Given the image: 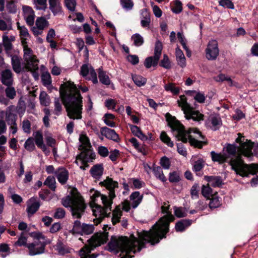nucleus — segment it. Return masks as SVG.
Wrapping results in <instances>:
<instances>
[{"label": "nucleus", "mask_w": 258, "mask_h": 258, "mask_svg": "<svg viewBox=\"0 0 258 258\" xmlns=\"http://www.w3.org/2000/svg\"><path fill=\"white\" fill-rule=\"evenodd\" d=\"M59 93L69 117L73 119H81L83 97L76 85L71 82H69V86L65 84H61Z\"/></svg>", "instance_id": "1"}, {"label": "nucleus", "mask_w": 258, "mask_h": 258, "mask_svg": "<svg viewBox=\"0 0 258 258\" xmlns=\"http://www.w3.org/2000/svg\"><path fill=\"white\" fill-rule=\"evenodd\" d=\"M99 185L102 187H105L108 190V197L107 196H102V202L103 207L96 203H90V207L92 209L93 215L96 218L93 220L95 225L100 224L104 217H108L110 213L108 211H111L113 200L116 197L115 188L118 187V183L113 179L107 176L103 181L99 182Z\"/></svg>", "instance_id": "2"}, {"label": "nucleus", "mask_w": 258, "mask_h": 258, "mask_svg": "<svg viewBox=\"0 0 258 258\" xmlns=\"http://www.w3.org/2000/svg\"><path fill=\"white\" fill-rule=\"evenodd\" d=\"M138 238L134 234L131 235V238L125 236H111L110 241L108 243L106 249L110 252L118 253L121 258H133L132 253H136V246L138 242Z\"/></svg>", "instance_id": "3"}, {"label": "nucleus", "mask_w": 258, "mask_h": 258, "mask_svg": "<svg viewBox=\"0 0 258 258\" xmlns=\"http://www.w3.org/2000/svg\"><path fill=\"white\" fill-rule=\"evenodd\" d=\"M168 222H164L161 226L158 228L152 227L149 231L143 230L142 232H138V242L136 246L137 252H140L145 246V242L150 243L152 245L158 243L160 241L166 238L167 234L169 232Z\"/></svg>", "instance_id": "4"}, {"label": "nucleus", "mask_w": 258, "mask_h": 258, "mask_svg": "<svg viewBox=\"0 0 258 258\" xmlns=\"http://www.w3.org/2000/svg\"><path fill=\"white\" fill-rule=\"evenodd\" d=\"M231 169L234 171L237 175L243 177H248L249 174L254 175L258 173V164L245 163L240 156L235 159H231L229 163Z\"/></svg>", "instance_id": "5"}, {"label": "nucleus", "mask_w": 258, "mask_h": 258, "mask_svg": "<svg viewBox=\"0 0 258 258\" xmlns=\"http://www.w3.org/2000/svg\"><path fill=\"white\" fill-rule=\"evenodd\" d=\"M34 238V241L29 243L27 248L30 255H35L43 253L45 247L51 243V241L44 235L40 232H34L31 234Z\"/></svg>", "instance_id": "6"}, {"label": "nucleus", "mask_w": 258, "mask_h": 258, "mask_svg": "<svg viewBox=\"0 0 258 258\" xmlns=\"http://www.w3.org/2000/svg\"><path fill=\"white\" fill-rule=\"evenodd\" d=\"M166 120L168 122V125L171 127L173 131H177V135L176 137L178 141H181L184 143H187L189 136L192 131V129L185 130L184 126L176 118L171 115L169 113L165 114Z\"/></svg>", "instance_id": "7"}, {"label": "nucleus", "mask_w": 258, "mask_h": 258, "mask_svg": "<svg viewBox=\"0 0 258 258\" xmlns=\"http://www.w3.org/2000/svg\"><path fill=\"white\" fill-rule=\"evenodd\" d=\"M62 204L66 208H70L74 218L81 219L86 208L84 201H75L70 196L62 199Z\"/></svg>", "instance_id": "8"}, {"label": "nucleus", "mask_w": 258, "mask_h": 258, "mask_svg": "<svg viewBox=\"0 0 258 258\" xmlns=\"http://www.w3.org/2000/svg\"><path fill=\"white\" fill-rule=\"evenodd\" d=\"M108 232H100L95 233L90 239L88 240V244L85 245L81 250L82 254H84L85 250L87 253H91L95 248L104 244L108 240Z\"/></svg>", "instance_id": "9"}, {"label": "nucleus", "mask_w": 258, "mask_h": 258, "mask_svg": "<svg viewBox=\"0 0 258 258\" xmlns=\"http://www.w3.org/2000/svg\"><path fill=\"white\" fill-rule=\"evenodd\" d=\"M79 141L81 143L79 150L82 152L76 157L77 160H82L84 163L87 162L88 158V153L92 151L90 148L92 147L90 140L86 135H81L79 137Z\"/></svg>", "instance_id": "10"}, {"label": "nucleus", "mask_w": 258, "mask_h": 258, "mask_svg": "<svg viewBox=\"0 0 258 258\" xmlns=\"http://www.w3.org/2000/svg\"><path fill=\"white\" fill-rule=\"evenodd\" d=\"M169 206L167 207L162 206L161 207L162 212L163 214H166V215L163 216L161 218H160L158 221V223L157 222L153 226V228H158L164 223V222H168L169 226H170V224L171 222H173L175 220V217L171 214L170 212L169 211Z\"/></svg>", "instance_id": "11"}, {"label": "nucleus", "mask_w": 258, "mask_h": 258, "mask_svg": "<svg viewBox=\"0 0 258 258\" xmlns=\"http://www.w3.org/2000/svg\"><path fill=\"white\" fill-rule=\"evenodd\" d=\"M26 205V212L28 216H31L38 211L41 203L37 197H33L27 201Z\"/></svg>", "instance_id": "12"}, {"label": "nucleus", "mask_w": 258, "mask_h": 258, "mask_svg": "<svg viewBox=\"0 0 258 258\" xmlns=\"http://www.w3.org/2000/svg\"><path fill=\"white\" fill-rule=\"evenodd\" d=\"M206 57L210 60H215L219 55V49L216 41L210 42L206 49Z\"/></svg>", "instance_id": "13"}, {"label": "nucleus", "mask_w": 258, "mask_h": 258, "mask_svg": "<svg viewBox=\"0 0 258 258\" xmlns=\"http://www.w3.org/2000/svg\"><path fill=\"white\" fill-rule=\"evenodd\" d=\"M100 134L107 139L112 140L114 142L117 143L119 141V136L115 131L106 126H103L100 128Z\"/></svg>", "instance_id": "14"}, {"label": "nucleus", "mask_w": 258, "mask_h": 258, "mask_svg": "<svg viewBox=\"0 0 258 258\" xmlns=\"http://www.w3.org/2000/svg\"><path fill=\"white\" fill-rule=\"evenodd\" d=\"M185 113V117L188 120L192 119L195 121H200L204 119V114L201 113L199 110H195L190 106Z\"/></svg>", "instance_id": "15"}, {"label": "nucleus", "mask_w": 258, "mask_h": 258, "mask_svg": "<svg viewBox=\"0 0 258 258\" xmlns=\"http://www.w3.org/2000/svg\"><path fill=\"white\" fill-rule=\"evenodd\" d=\"M58 181L62 184H65L69 177V173L68 170L63 167H59L54 172Z\"/></svg>", "instance_id": "16"}, {"label": "nucleus", "mask_w": 258, "mask_h": 258, "mask_svg": "<svg viewBox=\"0 0 258 258\" xmlns=\"http://www.w3.org/2000/svg\"><path fill=\"white\" fill-rule=\"evenodd\" d=\"M34 141L38 148L41 149L45 155L49 154L50 151L44 143L43 135L41 132L37 131L36 132Z\"/></svg>", "instance_id": "17"}, {"label": "nucleus", "mask_w": 258, "mask_h": 258, "mask_svg": "<svg viewBox=\"0 0 258 258\" xmlns=\"http://www.w3.org/2000/svg\"><path fill=\"white\" fill-rule=\"evenodd\" d=\"M13 74L9 69H6L2 72L1 82L7 87L11 86L13 84Z\"/></svg>", "instance_id": "18"}, {"label": "nucleus", "mask_w": 258, "mask_h": 258, "mask_svg": "<svg viewBox=\"0 0 258 258\" xmlns=\"http://www.w3.org/2000/svg\"><path fill=\"white\" fill-rule=\"evenodd\" d=\"M204 179L211 183V185L213 187H220L224 184L222 177L220 176L206 175L204 176Z\"/></svg>", "instance_id": "19"}, {"label": "nucleus", "mask_w": 258, "mask_h": 258, "mask_svg": "<svg viewBox=\"0 0 258 258\" xmlns=\"http://www.w3.org/2000/svg\"><path fill=\"white\" fill-rule=\"evenodd\" d=\"M11 63L14 71L17 74L25 72L21 66V58L16 55H11Z\"/></svg>", "instance_id": "20"}, {"label": "nucleus", "mask_w": 258, "mask_h": 258, "mask_svg": "<svg viewBox=\"0 0 258 258\" xmlns=\"http://www.w3.org/2000/svg\"><path fill=\"white\" fill-rule=\"evenodd\" d=\"M13 107V105L10 106L6 112V121L8 125L16 124L18 118L17 114L13 113L12 111V108Z\"/></svg>", "instance_id": "21"}, {"label": "nucleus", "mask_w": 258, "mask_h": 258, "mask_svg": "<svg viewBox=\"0 0 258 258\" xmlns=\"http://www.w3.org/2000/svg\"><path fill=\"white\" fill-rule=\"evenodd\" d=\"M192 221L189 219H182L177 221L175 225L176 231L182 232H183L186 228L189 226Z\"/></svg>", "instance_id": "22"}, {"label": "nucleus", "mask_w": 258, "mask_h": 258, "mask_svg": "<svg viewBox=\"0 0 258 258\" xmlns=\"http://www.w3.org/2000/svg\"><path fill=\"white\" fill-rule=\"evenodd\" d=\"M143 195H140V192L136 191L132 193L130 196V200L132 201V207L133 209L136 208L142 201Z\"/></svg>", "instance_id": "23"}, {"label": "nucleus", "mask_w": 258, "mask_h": 258, "mask_svg": "<svg viewBox=\"0 0 258 258\" xmlns=\"http://www.w3.org/2000/svg\"><path fill=\"white\" fill-rule=\"evenodd\" d=\"M176 60L178 64L182 68L186 66V59L182 51L177 47L175 50Z\"/></svg>", "instance_id": "24"}, {"label": "nucleus", "mask_w": 258, "mask_h": 258, "mask_svg": "<svg viewBox=\"0 0 258 258\" xmlns=\"http://www.w3.org/2000/svg\"><path fill=\"white\" fill-rule=\"evenodd\" d=\"M103 167L102 164H96L93 166L90 170V172L94 178L101 176L103 174Z\"/></svg>", "instance_id": "25"}, {"label": "nucleus", "mask_w": 258, "mask_h": 258, "mask_svg": "<svg viewBox=\"0 0 258 258\" xmlns=\"http://www.w3.org/2000/svg\"><path fill=\"white\" fill-rule=\"evenodd\" d=\"M211 156L213 161L223 164L227 162L228 157L225 154L216 153L214 151L211 152Z\"/></svg>", "instance_id": "26"}, {"label": "nucleus", "mask_w": 258, "mask_h": 258, "mask_svg": "<svg viewBox=\"0 0 258 258\" xmlns=\"http://www.w3.org/2000/svg\"><path fill=\"white\" fill-rule=\"evenodd\" d=\"M160 58L154 55L147 57L144 61V66L147 69L151 67H156L159 62Z\"/></svg>", "instance_id": "27"}, {"label": "nucleus", "mask_w": 258, "mask_h": 258, "mask_svg": "<svg viewBox=\"0 0 258 258\" xmlns=\"http://www.w3.org/2000/svg\"><path fill=\"white\" fill-rule=\"evenodd\" d=\"M98 78L100 82L105 85H109L110 84V80L106 75L105 72L103 71L101 68H99L98 70Z\"/></svg>", "instance_id": "28"}, {"label": "nucleus", "mask_w": 258, "mask_h": 258, "mask_svg": "<svg viewBox=\"0 0 258 258\" xmlns=\"http://www.w3.org/2000/svg\"><path fill=\"white\" fill-rule=\"evenodd\" d=\"M55 250L61 255L70 253L69 247L65 245L60 240H58L55 245Z\"/></svg>", "instance_id": "29"}, {"label": "nucleus", "mask_w": 258, "mask_h": 258, "mask_svg": "<svg viewBox=\"0 0 258 258\" xmlns=\"http://www.w3.org/2000/svg\"><path fill=\"white\" fill-rule=\"evenodd\" d=\"M189 143L191 146L198 149H202L204 145H207V142L199 141L192 137L189 136L188 137Z\"/></svg>", "instance_id": "30"}, {"label": "nucleus", "mask_w": 258, "mask_h": 258, "mask_svg": "<svg viewBox=\"0 0 258 258\" xmlns=\"http://www.w3.org/2000/svg\"><path fill=\"white\" fill-rule=\"evenodd\" d=\"M132 79L135 84L140 87L145 86L147 83V79L141 75H133Z\"/></svg>", "instance_id": "31"}, {"label": "nucleus", "mask_w": 258, "mask_h": 258, "mask_svg": "<svg viewBox=\"0 0 258 258\" xmlns=\"http://www.w3.org/2000/svg\"><path fill=\"white\" fill-rule=\"evenodd\" d=\"M103 121L104 123L108 126L113 127L116 126V123L112 121L115 118V116L111 113H105L103 116Z\"/></svg>", "instance_id": "32"}, {"label": "nucleus", "mask_w": 258, "mask_h": 258, "mask_svg": "<svg viewBox=\"0 0 258 258\" xmlns=\"http://www.w3.org/2000/svg\"><path fill=\"white\" fill-rule=\"evenodd\" d=\"M153 171L155 176L162 182H165L167 178L163 174V170L160 166H154Z\"/></svg>", "instance_id": "33"}, {"label": "nucleus", "mask_w": 258, "mask_h": 258, "mask_svg": "<svg viewBox=\"0 0 258 258\" xmlns=\"http://www.w3.org/2000/svg\"><path fill=\"white\" fill-rule=\"evenodd\" d=\"M83 224L79 220H76L74 222L73 228L70 231V232L73 234H79L81 235L82 231Z\"/></svg>", "instance_id": "34"}, {"label": "nucleus", "mask_w": 258, "mask_h": 258, "mask_svg": "<svg viewBox=\"0 0 258 258\" xmlns=\"http://www.w3.org/2000/svg\"><path fill=\"white\" fill-rule=\"evenodd\" d=\"M55 178L53 176H48L44 182V184L47 185L52 191L55 190Z\"/></svg>", "instance_id": "35"}, {"label": "nucleus", "mask_w": 258, "mask_h": 258, "mask_svg": "<svg viewBox=\"0 0 258 258\" xmlns=\"http://www.w3.org/2000/svg\"><path fill=\"white\" fill-rule=\"evenodd\" d=\"M40 104L44 106H47L50 103V99L48 94L45 91H41L39 95Z\"/></svg>", "instance_id": "36"}, {"label": "nucleus", "mask_w": 258, "mask_h": 258, "mask_svg": "<svg viewBox=\"0 0 258 258\" xmlns=\"http://www.w3.org/2000/svg\"><path fill=\"white\" fill-rule=\"evenodd\" d=\"M244 144L247 147V148L244 150L243 155L247 157H251L253 156L252 149L254 146V143L249 140L247 142H246Z\"/></svg>", "instance_id": "37"}, {"label": "nucleus", "mask_w": 258, "mask_h": 258, "mask_svg": "<svg viewBox=\"0 0 258 258\" xmlns=\"http://www.w3.org/2000/svg\"><path fill=\"white\" fill-rule=\"evenodd\" d=\"M168 179L171 183H177L179 182L181 180L180 172L176 171L170 172Z\"/></svg>", "instance_id": "38"}, {"label": "nucleus", "mask_w": 258, "mask_h": 258, "mask_svg": "<svg viewBox=\"0 0 258 258\" xmlns=\"http://www.w3.org/2000/svg\"><path fill=\"white\" fill-rule=\"evenodd\" d=\"M165 90L167 91L172 92L174 95H178L179 93V88L175 86V84L172 83H169L166 84L164 86Z\"/></svg>", "instance_id": "39"}, {"label": "nucleus", "mask_w": 258, "mask_h": 258, "mask_svg": "<svg viewBox=\"0 0 258 258\" xmlns=\"http://www.w3.org/2000/svg\"><path fill=\"white\" fill-rule=\"evenodd\" d=\"M82 228V234L81 235L92 234L94 230V227L92 224L83 223Z\"/></svg>", "instance_id": "40"}, {"label": "nucleus", "mask_w": 258, "mask_h": 258, "mask_svg": "<svg viewBox=\"0 0 258 258\" xmlns=\"http://www.w3.org/2000/svg\"><path fill=\"white\" fill-rule=\"evenodd\" d=\"M24 147L29 152L33 151L36 148L34 144V139L32 137H29L25 141Z\"/></svg>", "instance_id": "41"}, {"label": "nucleus", "mask_w": 258, "mask_h": 258, "mask_svg": "<svg viewBox=\"0 0 258 258\" xmlns=\"http://www.w3.org/2000/svg\"><path fill=\"white\" fill-rule=\"evenodd\" d=\"M217 194L212 196V198L210 199V201L209 206L211 209H215L219 207L221 205L219 198L217 196Z\"/></svg>", "instance_id": "42"}, {"label": "nucleus", "mask_w": 258, "mask_h": 258, "mask_svg": "<svg viewBox=\"0 0 258 258\" xmlns=\"http://www.w3.org/2000/svg\"><path fill=\"white\" fill-rule=\"evenodd\" d=\"M132 40L134 41L135 46L139 47L143 44L144 40L143 37L139 33H136L132 36Z\"/></svg>", "instance_id": "43"}, {"label": "nucleus", "mask_w": 258, "mask_h": 258, "mask_svg": "<svg viewBox=\"0 0 258 258\" xmlns=\"http://www.w3.org/2000/svg\"><path fill=\"white\" fill-rule=\"evenodd\" d=\"M160 138L161 140L168 146L170 147H173L174 144L173 142L171 140V139L169 137L165 132L163 131L161 132Z\"/></svg>", "instance_id": "44"}, {"label": "nucleus", "mask_w": 258, "mask_h": 258, "mask_svg": "<svg viewBox=\"0 0 258 258\" xmlns=\"http://www.w3.org/2000/svg\"><path fill=\"white\" fill-rule=\"evenodd\" d=\"M35 24L38 29L43 30L48 25V22L44 17H41L37 18Z\"/></svg>", "instance_id": "45"}, {"label": "nucleus", "mask_w": 258, "mask_h": 258, "mask_svg": "<svg viewBox=\"0 0 258 258\" xmlns=\"http://www.w3.org/2000/svg\"><path fill=\"white\" fill-rule=\"evenodd\" d=\"M159 65L160 67L166 69H170L171 68V62L166 54H164L163 58L160 61Z\"/></svg>", "instance_id": "46"}, {"label": "nucleus", "mask_w": 258, "mask_h": 258, "mask_svg": "<svg viewBox=\"0 0 258 258\" xmlns=\"http://www.w3.org/2000/svg\"><path fill=\"white\" fill-rule=\"evenodd\" d=\"M163 49V45L162 42L158 40L155 43L154 55L160 58Z\"/></svg>", "instance_id": "47"}, {"label": "nucleus", "mask_w": 258, "mask_h": 258, "mask_svg": "<svg viewBox=\"0 0 258 258\" xmlns=\"http://www.w3.org/2000/svg\"><path fill=\"white\" fill-rule=\"evenodd\" d=\"M6 8L10 13L15 14L17 12V6L15 5V1L14 0L8 1Z\"/></svg>", "instance_id": "48"}, {"label": "nucleus", "mask_w": 258, "mask_h": 258, "mask_svg": "<svg viewBox=\"0 0 258 258\" xmlns=\"http://www.w3.org/2000/svg\"><path fill=\"white\" fill-rule=\"evenodd\" d=\"M26 104L24 101L20 100L18 102L17 106V113L20 115H23L25 112L26 110Z\"/></svg>", "instance_id": "49"}, {"label": "nucleus", "mask_w": 258, "mask_h": 258, "mask_svg": "<svg viewBox=\"0 0 258 258\" xmlns=\"http://www.w3.org/2000/svg\"><path fill=\"white\" fill-rule=\"evenodd\" d=\"M188 92L190 93H196V95L194 96V99L198 103H203L205 102L206 97L204 93H201L200 92H197L196 91H188Z\"/></svg>", "instance_id": "50"}, {"label": "nucleus", "mask_w": 258, "mask_h": 258, "mask_svg": "<svg viewBox=\"0 0 258 258\" xmlns=\"http://www.w3.org/2000/svg\"><path fill=\"white\" fill-rule=\"evenodd\" d=\"M5 93L7 98L13 99L16 96V91L15 88L10 86L5 89Z\"/></svg>", "instance_id": "51"}, {"label": "nucleus", "mask_w": 258, "mask_h": 258, "mask_svg": "<svg viewBox=\"0 0 258 258\" xmlns=\"http://www.w3.org/2000/svg\"><path fill=\"white\" fill-rule=\"evenodd\" d=\"M160 164L163 168L168 169L171 166V162L170 159L166 156H163L160 160Z\"/></svg>", "instance_id": "52"}, {"label": "nucleus", "mask_w": 258, "mask_h": 258, "mask_svg": "<svg viewBox=\"0 0 258 258\" xmlns=\"http://www.w3.org/2000/svg\"><path fill=\"white\" fill-rule=\"evenodd\" d=\"M219 5L224 8L233 10L235 8L234 4L230 0H220Z\"/></svg>", "instance_id": "53"}, {"label": "nucleus", "mask_w": 258, "mask_h": 258, "mask_svg": "<svg viewBox=\"0 0 258 258\" xmlns=\"http://www.w3.org/2000/svg\"><path fill=\"white\" fill-rule=\"evenodd\" d=\"M3 39L4 46L5 47V50L8 53L12 49L13 45L11 42L8 36H4L3 37Z\"/></svg>", "instance_id": "54"}, {"label": "nucleus", "mask_w": 258, "mask_h": 258, "mask_svg": "<svg viewBox=\"0 0 258 258\" xmlns=\"http://www.w3.org/2000/svg\"><path fill=\"white\" fill-rule=\"evenodd\" d=\"M200 191V186L197 183H195L190 189V195L193 199L194 197L196 198H199V192Z\"/></svg>", "instance_id": "55"}, {"label": "nucleus", "mask_w": 258, "mask_h": 258, "mask_svg": "<svg viewBox=\"0 0 258 258\" xmlns=\"http://www.w3.org/2000/svg\"><path fill=\"white\" fill-rule=\"evenodd\" d=\"M41 80L43 85L45 86L49 85L51 83V78L48 73L43 74L41 76Z\"/></svg>", "instance_id": "56"}, {"label": "nucleus", "mask_w": 258, "mask_h": 258, "mask_svg": "<svg viewBox=\"0 0 258 258\" xmlns=\"http://www.w3.org/2000/svg\"><path fill=\"white\" fill-rule=\"evenodd\" d=\"M175 6L172 9V11L175 14H179L182 11V4L179 0L174 1Z\"/></svg>", "instance_id": "57"}, {"label": "nucleus", "mask_w": 258, "mask_h": 258, "mask_svg": "<svg viewBox=\"0 0 258 258\" xmlns=\"http://www.w3.org/2000/svg\"><path fill=\"white\" fill-rule=\"evenodd\" d=\"M226 152L232 156H235L237 152V146L234 144H228L226 147Z\"/></svg>", "instance_id": "58"}, {"label": "nucleus", "mask_w": 258, "mask_h": 258, "mask_svg": "<svg viewBox=\"0 0 258 258\" xmlns=\"http://www.w3.org/2000/svg\"><path fill=\"white\" fill-rule=\"evenodd\" d=\"M120 4L123 8L127 10H132L134 6L132 0H120Z\"/></svg>", "instance_id": "59"}, {"label": "nucleus", "mask_w": 258, "mask_h": 258, "mask_svg": "<svg viewBox=\"0 0 258 258\" xmlns=\"http://www.w3.org/2000/svg\"><path fill=\"white\" fill-rule=\"evenodd\" d=\"M212 188L209 186V185L208 184L207 186L203 185L202 187V195L208 199H210L209 197L212 191Z\"/></svg>", "instance_id": "60"}, {"label": "nucleus", "mask_w": 258, "mask_h": 258, "mask_svg": "<svg viewBox=\"0 0 258 258\" xmlns=\"http://www.w3.org/2000/svg\"><path fill=\"white\" fill-rule=\"evenodd\" d=\"M64 4L70 11L73 12L75 10L76 2L75 0H64Z\"/></svg>", "instance_id": "61"}, {"label": "nucleus", "mask_w": 258, "mask_h": 258, "mask_svg": "<svg viewBox=\"0 0 258 258\" xmlns=\"http://www.w3.org/2000/svg\"><path fill=\"white\" fill-rule=\"evenodd\" d=\"M221 120L220 118H218L216 116H214L211 119V123L212 124V130L216 131L219 129V125Z\"/></svg>", "instance_id": "62"}, {"label": "nucleus", "mask_w": 258, "mask_h": 258, "mask_svg": "<svg viewBox=\"0 0 258 258\" xmlns=\"http://www.w3.org/2000/svg\"><path fill=\"white\" fill-rule=\"evenodd\" d=\"M66 215L65 210L61 208H57L54 214V218L56 219H62Z\"/></svg>", "instance_id": "63"}, {"label": "nucleus", "mask_w": 258, "mask_h": 258, "mask_svg": "<svg viewBox=\"0 0 258 258\" xmlns=\"http://www.w3.org/2000/svg\"><path fill=\"white\" fill-rule=\"evenodd\" d=\"M54 114L59 115L62 110V106L59 102V100L57 98L54 99Z\"/></svg>", "instance_id": "64"}]
</instances>
